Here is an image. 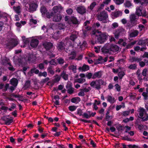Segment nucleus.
<instances>
[{"label": "nucleus", "instance_id": "obj_18", "mask_svg": "<svg viewBox=\"0 0 148 148\" xmlns=\"http://www.w3.org/2000/svg\"><path fill=\"white\" fill-rule=\"evenodd\" d=\"M142 60V57L140 56L139 58L135 57H130V60L132 62H139L141 61Z\"/></svg>", "mask_w": 148, "mask_h": 148}, {"label": "nucleus", "instance_id": "obj_44", "mask_svg": "<svg viewBox=\"0 0 148 148\" xmlns=\"http://www.w3.org/2000/svg\"><path fill=\"white\" fill-rule=\"evenodd\" d=\"M136 65L135 64L130 65L129 66L128 68L131 69L135 70L136 68Z\"/></svg>", "mask_w": 148, "mask_h": 148}, {"label": "nucleus", "instance_id": "obj_2", "mask_svg": "<svg viewBox=\"0 0 148 148\" xmlns=\"http://www.w3.org/2000/svg\"><path fill=\"white\" fill-rule=\"evenodd\" d=\"M54 48L55 47L52 43L47 42V56L50 59L54 58L56 56L54 53Z\"/></svg>", "mask_w": 148, "mask_h": 148}, {"label": "nucleus", "instance_id": "obj_3", "mask_svg": "<svg viewBox=\"0 0 148 148\" xmlns=\"http://www.w3.org/2000/svg\"><path fill=\"white\" fill-rule=\"evenodd\" d=\"M53 16V21L54 22H59L62 18V16L60 14L57 13L54 14L53 12H47V18H50Z\"/></svg>", "mask_w": 148, "mask_h": 148}, {"label": "nucleus", "instance_id": "obj_54", "mask_svg": "<svg viewBox=\"0 0 148 148\" xmlns=\"http://www.w3.org/2000/svg\"><path fill=\"white\" fill-rule=\"evenodd\" d=\"M82 117L84 118H86V119H88L90 118V115H88L87 113H84L82 116Z\"/></svg>", "mask_w": 148, "mask_h": 148}, {"label": "nucleus", "instance_id": "obj_33", "mask_svg": "<svg viewBox=\"0 0 148 148\" xmlns=\"http://www.w3.org/2000/svg\"><path fill=\"white\" fill-rule=\"evenodd\" d=\"M138 30H135L130 34V36L131 37H135L138 35Z\"/></svg>", "mask_w": 148, "mask_h": 148}, {"label": "nucleus", "instance_id": "obj_14", "mask_svg": "<svg viewBox=\"0 0 148 148\" xmlns=\"http://www.w3.org/2000/svg\"><path fill=\"white\" fill-rule=\"evenodd\" d=\"M39 44V41L36 39H33L31 40L30 45L33 48L36 47Z\"/></svg>", "mask_w": 148, "mask_h": 148}, {"label": "nucleus", "instance_id": "obj_53", "mask_svg": "<svg viewBox=\"0 0 148 148\" xmlns=\"http://www.w3.org/2000/svg\"><path fill=\"white\" fill-rule=\"evenodd\" d=\"M30 81L29 80L27 81L25 84L24 87L27 88H28L30 86Z\"/></svg>", "mask_w": 148, "mask_h": 148}, {"label": "nucleus", "instance_id": "obj_35", "mask_svg": "<svg viewBox=\"0 0 148 148\" xmlns=\"http://www.w3.org/2000/svg\"><path fill=\"white\" fill-rule=\"evenodd\" d=\"M70 55L71 56L69 58V59L70 60H73L74 59L76 55V53L75 51H73L71 52Z\"/></svg>", "mask_w": 148, "mask_h": 148}, {"label": "nucleus", "instance_id": "obj_32", "mask_svg": "<svg viewBox=\"0 0 148 148\" xmlns=\"http://www.w3.org/2000/svg\"><path fill=\"white\" fill-rule=\"evenodd\" d=\"M77 34H72L70 36V39L72 41H74L77 38Z\"/></svg>", "mask_w": 148, "mask_h": 148}, {"label": "nucleus", "instance_id": "obj_23", "mask_svg": "<svg viewBox=\"0 0 148 148\" xmlns=\"http://www.w3.org/2000/svg\"><path fill=\"white\" fill-rule=\"evenodd\" d=\"M107 101L111 104L114 103L116 102L114 98L112 96L108 95L107 97Z\"/></svg>", "mask_w": 148, "mask_h": 148}, {"label": "nucleus", "instance_id": "obj_45", "mask_svg": "<svg viewBox=\"0 0 148 148\" xmlns=\"http://www.w3.org/2000/svg\"><path fill=\"white\" fill-rule=\"evenodd\" d=\"M124 0H114L115 3L117 5H120L123 3Z\"/></svg>", "mask_w": 148, "mask_h": 148}, {"label": "nucleus", "instance_id": "obj_38", "mask_svg": "<svg viewBox=\"0 0 148 148\" xmlns=\"http://www.w3.org/2000/svg\"><path fill=\"white\" fill-rule=\"evenodd\" d=\"M57 60L58 64H62L64 62V60L61 57H59Z\"/></svg>", "mask_w": 148, "mask_h": 148}, {"label": "nucleus", "instance_id": "obj_36", "mask_svg": "<svg viewBox=\"0 0 148 148\" xmlns=\"http://www.w3.org/2000/svg\"><path fill=\"white\" fill-rule=\"evenodd\" d=\"M77 106H71L68 107L69 110L71 112L75 111L77 109Z\"/></svg>", "mask_w": 148, "mask_h": 148}, {"label": "nucleus", "instance_id": "obj_64", "mask_svg": "<svg viewBox=\"0 0 148 148\" xmlns=\"http://www.w3.org/2000/svg\"><path fill=\"white\" fill-rule=\"evenodd\" d=\"M128 146L129 148H138V146L135 145H129Z\"/></svg>", "mask_w": 148, "mask_h": 148}, {"label": "nucleus", "instance_id": "obj_51", "mask_svg": "<svg viewBox=\"0 0 148 148\" xmlns=\"http://www.w3.org/2000/svg\"><path fill=\"white\" fill-rule=\"evenodd\" d=\"M14 97L16 98H18V100L19 101H23V100H21L20 99H22L23 98V97L21 95H15Z\"/></svg>", "mask_w": 148, "mask_h": 148}, {"label": "nucleus", "instance_id": "obj_16", "mask_svg": "<svg viewBox=\"0 0 148 148\" xmlns=\"http://www.w3.org/2000/svg\"><path fill=\"white\" fill-rule=\"evenodd\" d=\"M102 72L101 71H99L95 72L93 75L92 78L93 79H95L97 78H99L102 77Z\"/></svg>", "mask_w": 148, "mask_h": 148}, {"label": "nucleus", "instance_id": "obj_24", "mask_svg": "<svg viewBox=\"0 0 148 148\" xmlns=\"http://www.w3.org/2000/svg\"><path fill=\"white\" fill-rule=\"evenodd\" d=\"M40 11L43 16L46 17V8L44 6L41 7Z\"/></svg>", "mask_w": 148, "mask_h": 148}, {"label": "nucleus", "instance_id": "obj_43", "mask_svg": "<svg viewBox=\"0 0 148 148\" xmlns=\"http://www.w3.org/2000/svg\"><path fill=\"white\" fill-rule=\"evenodd\" d=\"M15 95V94L14 93L11 94L9 95V97L8 98V99L9 101H16L14 99L12 98V97H14Z\"/></svg>", "mask_w": 148, "mask_h": 148}, {"label": "nucleus", "instance_id": "obj_41", "mask_svg": "<svg viewBox=\"0 0 148 148\" xmlns=\"http://www.w3.org/2000/svg\"><path fill=\"white\" fill-rule=\"evenodd\" d=\"M30 71L31 73H34L36 74H39V70L36 69V68H34L32 69H31Z\"/></svg>", "mask_w": 148, "mask_h": 148}, {"label": "nucleus", "instance_id": "obj_28", "mask_svg": "<svg viewBox=\"0 0 148 148\" xmlns=\"http://www.w3.org/2000/svg\"><path fill=\"white\" fill-rule=\"evenodd\" d=\"M97 5V3L96 2H93L91 3L90 6L88 7V9L89 10H90V11H92Z\"/></svg>", "mask_w": 148, "mask_h": 148}, {"label": "nucleus", "instance_id": "obj_8", "mask_svg": "<svg viewBox=\"0 0 148 148\" xmlns=\"http://www.w3.org/2000/svg\"><path fill=\"white\" fill-rule=\"evenodd\" d=\"M130 20L131 24L130 25V24L128 23L127 25L128 27H132L133 25L136 24L137 21L136 19H138L137 16L135 14H132L130 16Z\"/></svg>", "mask_w": 148, "mask_h": 148}, {"label": "nucleus", "instance_id": "obj_42", "mask_svg": "<svg viewBox=\"0 0 148 148\" xmlns=\"http://www.w3.org/2000/svg\"><path fill=\"white\" fill-rule=\"evenodd\" d=\"M86 81L85 79L82 78L77 79L76 80V82L79 84H82Z\"/></svg>", "mask_w": 148, "mask_h": 148}, {"label": "nucleus", "instance_id": "obj_6", "mask_svg": "<svg viewBox=\"0 0 148 148\" xmlns=\"http://www.w3.org/2000/svg\"><path fill=\"white\" fill-rule=\"evenodd\" d=\"M69 40V38H66L65 40H64V42H66V43ZM65 42H63L61 41L57 43V48L60 51H61L65 49Z\"/></svg>", "mask_w": 148, "mask_h": 148}, {"label": "nucleus", "instance_id": "obj_50", "mask_svg": "<svg viewBox=\"0 0 148 148\" xmlns=\"http://www.w3.org/2000/svg\"><path fill=\"white\" fill-rule=\"evenodd\" d=\"M138 122H136L135 124H136L138 126V128L141 131L143 129L144 126L142 124H139L138 123Z\"/></svg>", "mask_w": 148, "mask_h": 148}, {"label": "nucleus", "instance_id": "obj_11", "mask_svg": "<svg viewBox=\"0 0 148 148\" xmlns=\"http://www.w3.org/2000/svg\"><path fill=\"white\" fill-rule=\"evenodd\" d=\"M109 49L110 51L114 52H116L119 50V47L116 45H110V46H109Z\"/></svg>", "mask_w": 148, "mask_h": 148}, {"label": "nucleus", "instance_id": "obj_59", "mask_svg": "<svg viewBox=\"0 0 148 148\" xmlns=\"http://www.w3.org/2000/svg\"><path fill=\"white\" fill-rule=\"evenodd\" d=\"M115 86L116 87L115 89L118 91L119 92L121 90V86L118 84H116Z\"/></svg>", "mask_w": 148, "mask_h": 148}, {"label": "nucleus", "instance_id": "obj_30", "mask_svg": "<svg viewBox=\"0 0 148 148\" xmlns=\"http://www.w3.org/2000/svg\"><path fill=\"white\" fill-rule=\"evenodd\" d=\"M58 29L61 30L64 29L66 27V26L65 24L62 23H59L57 26Z\"/></svg>", "mask_w": 148, "mask_h": 148}, {"label": "nucleus", "instance_id": "obj_12", "mask_svg": "<svg viewBox=\"0 0 148 148\" xmlns=\"http://www.w3.org/2000/svg\"><path fill=\"white\" fill-rule=\"evenodd\" d=\"M104 82L102 79L96 80V86L95 87L97 90H99L101 88V86L104 85Z\"/></svg>", "mask_w": 148, "mask_h": 148}, {"label": "nucleus", "instance_id": "obj_7", "mask_svg": "<svg viewBox=\"0 0 148 148\" xmlns=\"http://www.w3.org/2000/svg\"><path fill=\"white\" fill-rule=\"evenodd\" d=\"M138 112H139V115L140 116V117H139V118L142 119L141 121H145L148 120V114H146L147 117L145 118L144 117H143L145 112V110L144 108H140Z\"/></svg>", "mask_w": 148, "mask_h": 148}, {"label": "nucleus", "instance_id": "obj_63", "mask_svg": "<svg viewBox=\"0 0 148 148\" xmlns=\"http://www.w3.org/2000/svg\"><path fill=\"white\" fill-rule=\"evenodd\" d=\"M46 72L45 71L43 72V73L42 72H40L39 73L38 75L39 76H43L44 77H46Z\"/></svg>", "mask_w": 148, "mask_h": 148}, {"label": "nucleus", "instance_id": "obj_9", "mask_svg": "<svg viewBox=\"0 0 148 148\" xmlns=\"http://www.w3.org/2000/svg\"><path fill=\"white\" fill-rule=\"evenodd\" d=\"M9 116V115L5 116L1 118L3 121L5 122V124L7 125H9L13 121V119H9L7 117Z\"/></svg>", "mask_w": 148, "mask_h": 148}, {"label": "nucleus", "instance_id": "obj_15", "mask_svg": "<svg viewBox=\"0 0 148 148\" xmlns=\"http://www.w3.org/2000/svg\"><path fill=\"white\" fill-rule=\"evenodd\" d=\"M70 21L73 24L79 25L80 23V22L77 20V18L74 16H72L70 18L69 21Z\"/></svg>", "mask_w": 148, "mask_h": 148}, {"label": "nucleus", "instance_id": "obj_61", "mask_svg": "<svg viewBox=\"0 0 148 148\" xmlns=\"http://www.w3.org/2000/svg\"><path fill=\"white\" fill-rule=\"evenodd\" d=\"M9 85L8 83H6L5 84V86L4 87V88L3 90V91L5 92L6 91L8 88H9Z\"/></svg>", "mask_w": 148, "mask_h": 148}, {"label": "nucleus", "instance_id": "obj_19", "mask_svg": "<svg viewBox=\"0 0 148 148\" xmlns=\"http://www.w3.org/2000/svg\"><path fill=\"white\" fill-rule=\"evenodd\" d=\"M10 82V84L15 87L17 86L18 83V79L15 78H13L11 79Z\"/></svg>", "mask_w": 148, "mask_h": 148}, {"label": "nucleus", "instance_id": "obj_49", "mask_svg": "<svg viewBox=\"0 0 148 148\" xmlns=\"http://www.w3.org/2000/svg\"><path fill=\"white\" fill-rule=\"evenodd\" d=\"M100 26V24L99 22H97L94 23L93 26V28H95V29H96L98 28Z\"/></svg>", "mask_w": 148, "mask_h": 148}, {"label": "nucleus", "instance_id": "obj_56", "mask_svg": "<svg viewBox=\"0 0 148 148\" xmlns=\"http://www.w3.org/2000/svg\"><path fill=\"white\" fill-rule=\"evenodd\" d=\"M142 95L143 96L145 100H147L148 99V96L147 95V92H143Z\"/></svg>", "mask_w": 148, "mask_h": 148}, {"label": "nucleus", "instance_id": "obj_37", "mask_svg": "<svg viewBox=\"0 0 148 148\" xmlns=\"http://www.w3.org/2000/svg\"><path fill=\"white\" fill-rule=\"evenodd\" d=\"M69 69L72 70L74 73L76 72V67L74 65H71L69 67Z\"/></svg>", "mask_w": 148, "mask_h": 148}, {"label": "nucleus", "instance_id": "obj_5", "mask_svg": "<svg viewBox=\"0 0 148 148\" xmlns=\"http://www.w3.org/2000/svg\"><path fill=\"white\" fill-rule=\"evenodd\" d=\"M18 43V42L16 39L12 38L8 42L6 45V48L12 49L16 46Z\"/></svg>", "mask_w": 148, "mask_h": 148}, {"label": "nucleus", "instance_id": "obj_39", "mask_svg": "<svg viewBox=\"0 0 148 148\" xmlns=\"http://www.w3.org/2000/svg\"><path fill=\"white\" fill-rule=\"evenodd\" d=\"M125 75V73L123 71H121L119 72L118 73V76H119V79H121Z\"/></svg>", "mask_w": 148, "mask_h": 148}, {"label": "nucleus", "instance_id": "obj_22", "mask_svg": "<svg viewBox=\"0 0 148 148\" xmlns=\"http://www.w3.org/2000/svg\"><path fill=\"white\" fill-rule=\"evenodd\" d=\"M147 42V40L146 39L145 40H140L138 43V44L139 45H145Z\"/></svg>", "mask_w": 148, "mask_h": 148}, {"label": "nucleus", "instance_id": "obj_1", "mask_svg": "<svg viewBox=\"0 0 148 148\" xmlns=\"http://www.w3.org/2000/svg\"><path fill=\"white\" fill-rule=\"evenodd\" d=\"M94 39L91 40V43L94 45L95 43L102 44L108 40V36L106 33H102L97 30H93L91 33Z\"/></svg>", "mask_w": 148, "mask_h": 148}, {"label": "nucleus", "instance_id": "obj_47", "mask_svg": "<svg viewBox=\"0 0 148 148\" xmlns=\"http://www.w3.org/2000/svg\"><path fill=\"white\" fill-rule=\"evenodd\" d=\"M79 45L81 47H86L87 46V44L86 41H84L82 43L80 42Z\"/></svg>", "mask_w": 148, "mask_h": 148}, {"label": "nucleus", "instance_id": "obj_55", "mask_svg": "<svg viewBox=\"0 0 148 148\" xmlns=\"http://www.w3.org/2000/svg\"><path fill=\"white\" fill-rule=\"evenodd\" d=\"M130 113L129 110L125 111L123 112L122 115L124 116H126L128 115Z\"/></svg>", "mask_w": 148, "mask_h": 148}, {"label": "nucleus", "instance_id": "obj_4", "mask_svg": "<svg viewBox=\"0 0 148 148\" xmlns=\"http://www.w3.org/2000/svg\"><path fill=\"white\" fill-rule=\"evenodd\" d=\"M108 17L107 12L105 11H103L101 12L98 15V20L99 21H102L103 23H107L108 21L106 19Z\"/></svg>", "mask_w": 148, "mask_h": 148}, {"label": "nucleus", "instance_id": "obj_10", "mask_svg": "<svg viewBox=\"0 0 148 148\" xmlns=\"http://www.w3.org/2000/svg\"><path fill=\"white\" fill-rule=\"evenodd\" d=\"M38 7L37 4L33 3H30L29 5V11L31 12H33L36 11Z\"/></svg>", "mask_w": 148, "mask_h": 148}, {"label": "nucleus", "instance_id": "obj_34", "mask_svg": "<svg viewBox=\"0 0 148 148\" xmlns=\"http://www.w3.org/2000/svg\"><path fill=\"white\" fill-rule=\"evenodd\" d=\"M124 5L126 7L129 8L132 6V4L130 1L126 0L124 3Z\"/></svg>", "mask_w": 148, "mask_h": 148}, {"label": "nucleus", "instance_id": "obj_13", "mask_svg": "<svg viewBox=\"0 0 148 148\" xmlns=\"http://www.w3.org/2000/svg\"><path fill=\"white\" fill-rule=\"evenodd\" d=\"M77 10L79 14L83 15L86 12V9L84 6H80L77 7Z\"/></svg>", "mask_w": 148, "mask_h": 148}, {"label": "nucleus", "instance_id": "obj_57", "mask_svg": "<svg viewBox=\"0 0 148 148\" xmlns=\"http://www.w3.org/2000/svg\"><path fill=\"white\" fill-rule=\"evenodd\" d=\"M82 110L80 108L78 109L77 110V114L79 115L80 116H82L83 114Z\"/></svg>", "mask_w": 148, "mask_h": 148}, {"label": "nucleus", "instance_id": "obj_20", "mask_svg": "<svg viewBox=\"0 0 148 148\" xmlns=\"http://www.w3.org/2000/svg\"><path fill=\"white\" fill-rule=\"evenodd\" d=\"M142 7L140 6L136 8V14L138 16H140L142 14Z\"/></svg>", "mask_w": 148, "mask_h": 148}, {"label": "nucleus", "instance_id": "obj_52", "mask_svg": "<svg viewBox=\"0 0 148 148\" xmlns=\"http://www.w3.org/2000/svg\"><path fill=\"white\" fill-rule=\"evenodd\" d=\"M140 3L142 5H146L148 3V0H140Z\"/></svg>", "mask_w": 148, "mask_h": 148}, {"label": "nucleus", "instance_id": "obj_29", "mask_svg": "<svg viewBox=\"0 0 148 148\" xmlns=\"http://www.w3.org/2000/svg\"><path fill=\"white\" fill-rule=\"evenodd\" d=\"M13 8L16 13L18 14V15H20V14L21 13L20 11L21 7L19 6H18L17 7L14 6Z\"/></svg>", "mask_w": 148, "mask_h": 148}, {"label": "nucleus", "instance_id": "obj_60", "mask_svg": "<svg viewBox=\"0 0 148 148\" xmlns=\"http://www.w3.org/2000/svg\"><path fill=\"white\" fill-rule=\"evenodd\" d=\"M12 105L10 108H8V110L10 111L12 110V109H14V108H16V106L15 104L14 103H12Z\"/></svg>", "mask_w": 148, "mask_h": 148}, {"label": "nucleus", "instance_id": "obj_26", "mask_svg": "<svg viewBox=\"0 0 148 148\" xmlns=\"http://www.w3.org/2000/svg\"><path fill=\"white\" fill-rule=\"evenodd\" d=\"M122 13V12L120 11L114 12L112 13V15L115 18H117L120 16H121Z\"/></svg>", "mask_w": 148, "mask_h": 148}, {"label": "nucleus", "instance_id": "obj_46", "mask_svg": "<svg viewBox=\"0 0 148 148\" xmlns=\"http://www.w3.org/2000/svg\"><path fill=\"white\" fill-rule=\"evenodd\" d=\"M124 30L122 29H117L116 32V33L119 34L120 36L121 35L123 34V32Z\"/></svg>", "mask_w": 148, "mask_h": 148}, {"label": "nucleus", "instance_id": "obj_48", "mask_svg": "<svg viewBox=\"0 0 148 148\" xmlns=\"http://www.w3.org/2000/svg\"><path fill=\"white\" fill-rule=\"evenodd\" d=\"M60 77L58 75H56L55 76V77L53 79L54 82H58L60 79Z\"/></svg>", "mask_w": 148, "mask_h": 148}, {"label": "nucleus", "instance_id": "obj_27", "mask_svg": "<svg viewBox=\"0 0 148 148\" xmlns=\"http://www.w3.org/2000/svg\"><path fill=\"white\" fill-rule=\"evenodd\" d=\"M60 76L62 77L64 80H66L68 79V74H66V72L64 71L61 73Z\"/></svg>", "mask_w": 148, "mask_h": 148}, {"label": "nucleus", "instance_id": "obj_31", "mask_svg": "<svg viewBox=\"0 0 148 148\" xmlns=\"http://www.w3.org/2000/svg\"><path fill=\"white\" fill-rule=\"evenodd\" d=\"M53 66H51L48 67L47 71L48 74H50L51 75H53L54 73V71H53L52 69Z\"/></svg>", "mask_w": 148, "mask_h": 148}, {"label": "nucleus", "instance_id": "obj_40", "mask_svg": "<svg viewBox=\"0 0 148 148\" xmlns=\"http://www.w3.org/2000/svg\"><path fill=\"white\" fill-rule=\"evenodd\" d=\"M102 52L105 53L107 54L109 53L110 51L109 48L108 49L106 48L105 47H103L101 49Z\"/></svg>", "mask_w": 148, "mask_h": 148}, {"label": "nucleus", "instance_id": "obj_58", "mask_svg": "<svg viewBox=\"0 0 148 148\" xmlns=\"http://www.w3.org/2000/svg\"><path fill=\"white\" fill-rule=\"evenodd\" d=\"M51 64L53 65H55L57 64L56 62L55 59H53L51 60L49 62Z\"/></svg>", "mask_w": 148, "mask_h": 148}, {"label": "nucleus", "instance_id": "obj_25", "mask_svg": "<svg viewBox=\"0 0 148 148\" xmlns=\"http://www.w3.org/2000/svg\"><path fill=\"white\" fill-rule=\"evenodd\" d=\"M66 88H69V89L67 90V91L68 93L70 94H72L74 92V88L71 87V85H69L68 86H66Z\"/></svg>", "mask_w": 148, "mask_h": 148}, {"label": "nucleus", "instance_id": "obj_62", "mask_svg": "<svg viewBox=\"0 0 148 148\" xmlns=\"http://www.w3.org/2000/svg\"><path fill=\"white\" fill-rule=\"evenodd\" d=\"M9 59H3L2 60V63L3 65L6 64L8 62Z\"/></svg>", "mask_w": 148, "mask_h": 148}, {"label": "nucleus", "instance_id": "obj_21", "mask_svg": "<svg viewBox=\"0 0 148 148\" xmlns=\"http://www.w3.org/2000/svg\"><path fill=\"white\" fill-rule=\"evenodd\" d=\"M89 66L87 65L84 64L82 67H79V69L80 71L82 70L84 71H85L88 70L89 69Z\"/></svg>", "mask_w": 148, "mask_h": 148}, {"label": "nucleus", "instance_id": "obj_17", "mask_svg": "<svg viewBox=\"0 0 148 148\" xmlns=\"http://www.w3.org/2000/svg\"><path fill=\"white\" fill-rule=\"evenodd\" d=\"M62 8L61 6H55L53 8L52 10L54 12V13H55L54 14H56V13L60 14V11L62 10Z\"/></svg>", "mask_w": 148, "mask_h": 148}]
</instances>
